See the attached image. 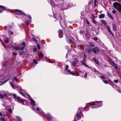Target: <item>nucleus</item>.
I'll use <instances>...</instances> for the list:
<instances>
[{
  "label": "nucleus",
  "mask_w": 121,
  "mask_h": 121,
  "mask_svg": "<svg viewBox=\"0 0 121 121\" xmlns=\"http://www.w3.org/2000/svg\"><path fill=\"white\" fill-rule=\"evenodd\" d=\"M5 70H4L3 69L2 70H0V73H2V72H3V73H4V72L3 71H4Z\"/></svg>",
  "instance_id": "3c124183"
},
{
  "label": "nucleus",
  "mask_w": 121,
  "mask_h": 121,
  "mask_svg": "<svg viewBox=\"0 0 121 121\" xmlns=\"http://www.w3.org/2000/svg\"><path fill=\"white\" fill-rule=\"evenodd\" d=\"M50 1V2L52 4H54V2L53 0H49Z\"/></svg>",
  "instance_id": "6e6d98bb"
},
{
  "label": "nucleus",
  "mask_w": 121,
  "mask_h": 121,
  "mask_svg": "<svg viewBox=\"0 0 121 121\" xmlns=\"http://www.w3.org/2000/svg\"><path fill=\"white\" fill-rule=\"evenodd\" d=\"M59 18H60V25L61 26L62 22H61V21H62V18L61 17H59Z\"/></svg>",
  "instance_id": "e433bc0d"
},
{
  "label": "nucleus",
  "mask_w": 121,
  "mask_h": 121,
  "mask_svg": "<svg viewBox=\"0 0 121 121\" xmlns=\"http://www.w3.org/2000/svg\"><path fill=\"white\" fill-rule=\"evenodd\" d=\"M16 117L17 118L18 121H21L22 120V119L20 117L16 116Z\"/></svg>",
  "instance_id": "bb28decb"
},
{
  "label": "nucleus",
  "mask_w": 121,
  "mask_h": 121,
  "mask_svg": "<svg viewBox=\"0 0 121 121\" xmlns=\"http://www.w3.org/2000/svg\"><path fill=\"white\" fill-rule=\"evenodd\" d=\"M83 65H84L88 67L90 69H92V68L91 67H89V66H88L87 65V64L85 63H84L83 64Z\"/></svg>",
  "instance_id": "f704fd0d"
},
{
  "label": "nucleus",
  "mask_w": 121,
  "mask_h": 121,
  "mask_svg": "<svg viewBox=\"0 0 121 121\" xmlns=\"http://www.w3.org/2000/svg\"><path fill=\"white\" fill-rule=\"evenodd\" d=\"M84 108H83L82 107L78 109V112H80L81 113H82V110Z\"/></svg>",
  "instance_id": "cd10ccee"
},
{
  "label": "nucleus",
  "mask_w": 121,
  "mask_h": 121,
  "mask_svg": "<svg viewBox=\"0 0 121 121\" xmlns=\"http://www.w3.org/2000/svg\"><path fill=\"white\" fill-rule=\"evenodd\" d=\"M33 41L36 42V43H37V40L35 39V38H33Z\"/></svg>",
  "instance_id": "ea45409f"
},
{
  "label": "nucleus",
  "mask_w": 121,
  "mask_h": 121,
  "mask_svg": "<svg viewBox=\"0 0 121 121\" xmlns=\"http://www.w3.org/2000/svg\"><path fill=\"white\" fill-rule=\"evenodd\" d=\"M12 48L16 50H22L21 49V48L18 46H12Z\"/></svg>",
  "instance_id": "4468645a"
},
{
  "label": "nucleus",
  "mask_w": 121,
  "mask_h": 121,
  "mask_svg": "<svg viewBox=\"0 0 121 121\" xmlns=\"http://www.w3.org/2000/svg\"><path fill=\"white\" fill-rule=\"evenodd\" d=\"M83 65H84L88 67L90 69H92V68L91 67H89V66H88L87 65V64L85 63H84L83 64Z\"/></svg>",
  "instance_id": "2f4dec72"
},
{
  "label": "nucleus",
  "mask_w": 121,
  "mask_h": 121,
  "mask_svg": "<svg viewBox=\"0 0 121 121\" xmlns=\"http://www.w3.org/2000/svg\"><path fill=\"white\" fill-rule=\"evenodd\" d=\"M107 14L108 16L112 20H113L114 19L113 17L109 12H107Z\"/></svg>",
  "instance_id": "dca6fc26"
},
{
  "label": "nucleus",
  "mask_w": 121,
  "mask_h": 121,
  "mask_svg": "<svg viewBox=\"0 0 121 121\" xmlns=\"http://www.w3.org/2000/svg\"><path fill=\"white\" fill-rule=\"evenodd\" d=\"M87 73H86L84 75V77L85 78H86L87 77Z\"/></svg>",
  "instance_id": "5fc2aeb1"
},
{
  "label": "nucleus",
  "mask_w": 121,
  "mask_h": 121,
  "mask_svg": "<svg viewBox=\"0 0 121 121\" xmlns=\"http://www.w3.org/2000/svg\"><path fill=\"white\" fill-rule=\"evenodd\" d=\"M12 80L13 81H17V79L15 77L12 78Z\"/></svg>",
  "instance_id": "7c9ffc66"
},
{
  "label": "nucleus",
  "mask_w": 121,
  "mask_h": 121,
  "mask_svg": "<svg viewBox=\"0 0 121 121\" xmlns=\"http://www.w3.org/2000/svg\"><path fill=\"white\" fill-rule=\"evenodd\" d=\"M106 29L108 30V32H109L111 34L112 36H113L114 35L111 30L110 26L109 25L107 26L106 27Z\"/></svg>",
  "instance_id": "1a4fd4ad"
},
{
  "label": "nucleus",
  "mask_w": 121,
  "mask_h": 121,
  "mask_svg": "<svg viewBox=\"0 0 121 121\" xmlns=\"http://www.w3.org/2000/svg\"><path fill=\"white\" fill-rule=\"evenodd\" d=\"M0 98L1 99H3V95H1L0 93Z\"/></svg>",
  "instance_id": "052dcab7"
},
{
  "label": "nucleus",
  "mask_w": 121,
  "mask_h": 121,
  "mask_svg": "<svg viewBox=\"0 0 121 121\" xmlns=\"http://www.w3.org/2000/svg\"><path fill=\"white\" fill-rule=\"evenodd\" d=\"M4 96L5 97H8L6 93H4Z\"/></svg>",
  "instance_id": "0e129e2a"
},
{
  "label": "nucleus",
  "mask_w": 121,
  "mask_h": 121,
  "mask_svg": "<svg viewBox=\"0 0 121 121\" xmlns=\"http://www.w3.org/2000/svg\"><path fill=\"white\" fill-rule=\"evenodd\" d=\"M74 41V38H73L72 37L71 38L69 39V43L70 44H75V43Z\"/></svg>",
  "instance_id": "ddd939ff"
},
{
  "label": "nucleus",
  "mask_w": 121,
  "mask_h": 121,
  "mask_svg": "<svg viewBox=\"0 0 121 121\" xmlns=\"http://www.w3.org/2000/svg\"><path fill=\"white\" fill-rule=\"evenodd\" d=\"M100 77L101 79H104L105 78V77L104 76H100Z\"/></svg>",
  "instance_id": "4c0bfd02"
},
{
  "label": "nucleus",
  "mask_w": 121,
  "mask_h": 121,
  "mask_svg": "<svg viewBox=\"0 0 121 121\" xmlns=\"http://www.w3.org/2000/svg\"><path fill=\"white\" fill-rule=\"evenodd\" d=\"M24 53V52H19V54L20 55V56H22V55Z\"/></svg>",
  "instance_id": "680f3d73"
},
{
  "label": "nucleus",
  "mask_w": 121,
  "mask_h": 121,
  "mask_svg": "<svg viewBox=\"0 0 121 121\" xmlns=\"http://www.w3.org/2000/svg\"><path fill=\"white\" fill-rule=\"evenodd\" d=\"M100 50L98 47L96 46L93 48L89 47L87 50V52L89 54H91L93 52L95 54L99 52Z\"/></svg>",
  "instance_id": "7ed1b4c3"
},
{
  "label": "nucleus",
  "mask_w": 121,
  "mask_h": 121,
  "mask_svg": "<svg viewBox=\"0 0 121 121\" xmlns=\"http://www.w3.org/2000/svg\"><path fill=\"white\" fill-rule=\"evenodd\" d=\"M92 20L93 22L95 24H96L97 23V22L93 18H92Z\"/></svg>",
  "instance_id": "c9c22d12"
},
{
  "label": "nucleus",
  "mask_w": 121,
  "mask_h": 121,
  "mask_svg": "<svg viewBox=\"0 0 121 121\" xmlns=\"http://www.w3.org/2000/svg\"><path fill=\"white\" fill-rule=\"evenodd\" d=\"M37 49L36 48H33V50L34 52H37Z\"/></svg>",
  "instance_id": "58836bf2"
},
{
  "label": "nucleus",
  "mask_w": 121,
  "mask_h": 121,
  "mask_svg": "<svg viewBox=\"0 0 121 121\" xmlns=\"http://www.w3.org/2000/svg\"><path fill=\"white\" fill-rule=\"evenodd\" d=\"M83 57V58H86V55L85 54H84Z\"/></svg>",
  "instance_id": "e2e57ef3"
},
{
  "label": "nucleus",
  "mask_w": 121,
  "mask_h": 121,
  "mask_svg": "<svg viewBox=\"0 0 121 121\" xmlns=\"http://www.w3.org/2000/svg\"><path fill=\"white\" fill-rule=\"evenodd\" d=\"M100 102H102V101H96L95 102L91 104V107L92 108H95L99 107L101 106L103 104L102 103H100Z\"/></svg>",
  "instance_id": "20e7f679"
},
{
  "label": "nucleus",
  "mask_w": 121,
  "mask_h": 121,
  "mask_svg": "<svg viewBox=\"0 0 121 121\" xmlns=\"http://www.w3.org/2000/svg\"><path fill=\"white\" fill-rule=\"evenodd\" d=\"M8 32L9 35H12L13 34V32L11 31H9Z\"/></svg>",
  "instance_id": "79ce46f5"
},
{
  "label": "nucleus",
  "mask_w": 121,
  "mask_h": 121,
  "mask_svg": "<svg viewBox=\"0 0 121 121\" xmlns=\"http://www.w3.org/2000/svg\"><path fill=\"white\" fill-rule=\"evenodd\" d=\"M2 104L3 106L5 108V104Z\"/></svg>",
  "instance_id": "774afa93"
},
{
  "label": "nucleus",
  "mask_w": 121,
  "mask_h": 121,
  "mask_svg": "<svg viewBox=\"0 0 121 121\" xmlns=\"http://www.w3.org/2000/svg\"><path fill=\"white\" fill-rule=\"evenodd\" d=\"M83 65H84L88 67L90 69H92V68L91 67H89V66H88L87 65V64L85 63H84L83 64Z\"/></svg>",
  "instance_id": "473e14b6"
},
{
  "label": "nucleus",
  "mask_w": 121,
  "mask_h": 121,
  "mask_svg": "<svg viewBox=\"0 0 121 121\" xmlns=\"http://www.w3.org/2000/svg\"><path fill=\"white\" fill-rule=\"evenodd\" d=\"M73 6L71 4L69 3L68 4H64L63 7H64V8H63V9H66L69 8V7H71Z\"/></svg>",
  "instance_id": "9d476101"
},
{
  "label": "nucleus",
  "mask_w": 121,
  "mask_h": 121,
  "mask_svg": "<svg viewBox=\"0 0 121 121\" xmlns=\"http://www.w3.org/2000/svg\"><path fill=\"white\" fill-rule=\"evenodd\" d=\"M0 8H1L3 9H0V13L2 12L3 10H5L6 9L5 7L1 5H0Z\"/></svg>",
  "instance_id": "aec40b11"
},
{
  "label": "nucleus",
  "mask_w": 121,
  "mask_h": 121,
  "mask_svg": "<svg viewBox=\"0 0 121 121\" xmlns=\"http://www.w3.org/2000/svg\"><path fill=\"white\" fill-rule=\"evenodd\" d=\"M76 117L77 118V119L78 120H79L81 119V117L79 113H77L75 117V118Z\"/></svg>",
  "instance_id": "2eb2a0df"
},
{
  "label": "nucleus",
  "mask_w": 121,
  "mask_h": 121,
  "mask_svg": "<svg viewBox=\"0 0 121 121\" xmlns=\"http://www.w3.org/2000/svg\"><path fill=\"white\" fill-rule=\"evenodd\" d=\"M111 63L112 65V66L114 67L115 68L117 69L118 68V66L117 64H116L114 62L112 61H111L110 62Z\"/></svg>",
  "instance_id": "f8f14e48"
},
{
  "label": "nucleus",
  "mask_w": 121,
  "mask_h": 121,
  "mask_svg": "<svg viewBox=\"0 0 121 121\" xmlns=\"http://www.w3.org/2000/svg\"><path fill=\"white\" fill-rule=\"evenodd\" d=\"M78 61L77 58L75 59L72 62L71 65L73 67L77 66V64L78 63Z\"/></svg>",
  "instance_id": "0eeeda50"
},
{
  "label": "nucleus",
  "mask_w": 121,
  "mask_h": 121,
  "mask_svg": "<svg viewBox=\"0 0 121 121\" xmlns=\"http://www.w3.org/2000/svg\"><path fill=\"white\" fill-rule=\"evenodd\" d=\"M37 47L39 49H41V47L40 45L38 44H37Z\"/></svg>",
  "instance_id": "a19ab883"
},
{
  "label": "nucleus",
  "mask_w": 121,
  "mask_h": 121,
  "mask_svg": "<svg viewBox=\"0 0 121 121\" xmlns=\"http://www.w3.org/2000/svg\"><path fill=\"white\" fill-rule=\"evenodd\" d=\"M0 120H1V121H5V120L3 118H1L0 119Z\"/></svg>",
  "instance_id": "864d4df0"
},
{
  "label": "nucleus",
  "mask_w": 121,
  "mask_h": 121,
  "mask_svg": "<svg viewBox=\"0 0 121 121\" xmlns=\"http://www.w3.org/2000/svg\"><path fill=\"white\" fill-rule=\"evenodd\" d=\"M11 76L9 75H6L4 73H3L1 75H0V83H1L0 84V86L2 85L11 79Z\"/></svg>",
  "instance_id": "f03ea898"
},
{
  "label": "nucleus",
  "mask_w": 121,
  "mask_h": 121,
  "mask_svg": "<svg viewBox=\"0 0 121 121\" xmlns=\"http://www.w3.org/2000/svg\"><path fill=\"white\" fill-rule=\"evenodd\" d=\"M33 61L36 64H37L38 63L37 61L35 59H33Z\"/></svg>",
  "instance_id": "603ef678"
},
{
  "label": "nucleus",
  "mask_w": 121,
  "mask_h": 121,
  "mask_svg": "<svg viewBox=\"0 0 121 121\" xmlns=\"http://www.w3.org/2000/svg\"><path fill=\"white\" fill-rule=\"evenodd\" d=\"M8 95L9 96L13 95L16 100H17L18 103H20L22 104H23V101L19 97L17 96L16 94L11 93L10 94H8Z\"/></svg>",
  "instance_id": "39448f33"
},
{
  "label": "nucleus",
  "mask_w": 121,
  "mask_h": 121,
  "mask_svg": "<svg viewBox=\"0 0 121 121\" xmlns=\"http://www.w3.org/2000/svg\"><path fill=\"white\" fill-rule=\"evenodd\" d=\"M89 45L91 47H93L95 46L94 43L92 42H90L89 43Z\"/></svg>",
  "instance_id": "5701e85b"
},
{
  "label": "nucleus",
  "mask_w": 121,
  "mask_h": 121,
  "mask_svg": "<svg viewBox=\"0 0 121 121\" xmlns=\"http://www.w3.org/2000/svg\"><path fill=\"white\" fill-rule=\"evenodd\" d=\"M86 22L87 24H88V25L89 24H90L89 22V21L88 20H87V19H86Z\"/></svg>",
  "instance_id": "8fccbe9b"
},
{
  "label": "nucleus",
  "mask_w": 121,
  "mask_h": 121,
  "mask_svg": "<svg viewBox=\"0 0 121 121\" xmlns=\"http://www.w3.org/2000/svg\"><path fill=\"white\" fill-rule=\"evenodd\" d=\"M105 17V14H100L99 17V19H102L104 18Z\"/></svg>",
  "instance_id": "412c9836"
},
{
  "label": "nucleus",
  "mask_w": 121,
  "mask_h": 121,
  "mask_svg": "<svg viewBox=\"0 0 121 121\" xmlns=\"http://www.w3.org/2000/svg\"><path fill=\"white\" fill-rule=\"evenodd\" d=\"M12 68L11 67H7L6 68L5 70H5V71L3 72L4 74H6V73H9L12 70Z\"/></svg>",
  "instance_id": "6e6552de"
},
{
  "label": "nucleus",
  "mask_w": 121,
  "mask_h": 121,
  "mask_svg": "<svg viewBox=\"0 0 121 121\" xmlns=\"http://www.w3.org/2000/svg\"><path fill=\"white\" fill-rule=\"evenodd\" d=\"M10 84L11 86L14 89V88H15L13 86L12 82H11L10 81Z\"/></svg>",
  "instance_id": "09e8293b"
},
{
  "label": "nucleus",
  "mask_w": 121,
  "mask_h": 121,
  "mask_svg": "<svg viewBox=\"0 0 121 121\" xmlns=\"http://www.w3.org/2000/svg\"><path fill=\"white\" fill-rule=\"evenodd\" d=\"M9 10L10 12L13 13V14L15 15L16 14L17 15H18L19 16L18 17L17 16L16 17H17L18 18H20L21 17L20 16L21 15H24V16H26V17L28 18V19H27V21L26 22V24L27 25H29L30 24L31 22V20L30 19H31V17L29 15L26 14L25 13L23 12L22 11L19 10L15 9L14 10Z\"/></svg>",
  "instance_id": "f257e3e1"
},
{
  "label": "nucleus",
  "mask_w": 121,
  "mask_h": 121,
  "mask_svg": "<svg viewBox=\"0 0 121 121\" xmlns=\"http://www.w3.org/2000/svg\"><path fill=\"white\" fill-rule=\"evenodd\" d=\"M93 39L95 41H97L98 40V39L97 37H95L93 38Z\"/></svg>",
  "instance_id": "a18cd8bd"
},
{
  "label": "nucleus",
  "mask_w": 121,
  "mask_h": 121,
  "mask_svg": "<svg viewBox=\"0 0 121 121\" xmlns=\"http://www.w3.org/2000/svg\"><path fill=\"white\" fill-rule=\"evenodd\" d=\"M103 81L106 84H107L108 83V81L107 80H103Z\"/></svg>",
  "instance_id": "49530a36"
},
{
  "label": "nucleus",
  "mask_w": 121,
  "mask_h": 121,
  "mask_svg": "<svg viewBox=\"0 0 121 121\" xmlns=\"http://www.w3.org/2000/svg\"><path fill=\"white\" fill-rule=\"evenodd\" d=\"M46 116L50 119L52 120L53 117L49 113H47L46 115Z\"/></svg>",
  "instance_id": "4be33fe9"
},
{
  "label": "nucleus",
  "mask_w": 121,
  "mask_h": 121,
  "mask_svg": "<svg viewBox=\"0 0 121 121\" xmlns=\"http://www.w3.org/2000/svg\"><path fill=\"white\" fill-rule=\"evenodd\" d=\"M36 110V112L39 114L42 115L44 113L39 108H37Z\"/></svg>",
  "instance_id": "9b49d317"
},
{
  "label": "nucleus",
  "mask_w": 121,
  "mask_h": 121,
  "mask_svg": "<svg viewBox=\"0 0 121 121\" xmlns=\"http://www.w3.org/2000/svg\"><path fill=\"white\" fill-rule=\"evenodd\" d=\"M67 70V71L68 73H69V74H71L72 75H74L73 72H71L70 70L68 69Z\"/></svg>",
  "instance_id": "a878e982"
},
{
  "label": "nucleus",
  "mask_w": 121,
  "mask_h": 121,
  "mask_svg": "<svg viewBox=\"0 0 121 121\" xmlns=\"http://www.w3.org/2000/svg\"><path fill=\"white\" fill-rule=\"evenodd\" d=\"M8 111L10 113H11L12 112V110L10 108H9L8 109Z\"/></svg>",
  "instance_id": "de8ad7c7"
},
{
  "label": "nucleus",
  "mask_w": 121,
  "mask_h": 121,
  "mask_svg": "<svg viewBox=\"0 0 121 121\" xmlns=\"http://www.w3.org/2000/svg\"><path fill=\"white\" fill-rule=\"evenodd\" d=\"M114 7L118 11H121V4L117 2H115L113 4Z\"/></svg>",
  "instance_id": "423d86ee"
},
{
  "label": "nucleus",
  "mask_w": 121,
  "mask_h": 121,
  "mask_svg": "<svg viewBox=\"0 0 121 121\" xmlns=\"http://www.w3.org/2000/svg\"><path fill=\"white\" fill-rule=\"evenodd\" d=\"M81 63H82L83 65V64L85 62H83V61H81Z\"/></svg>",
  "instance_id": "338daca9"
},
{
  "label": "nucleus",
  "mask_w": 121,
  "mask_h": 121,
  "mask_svg": "<svg viewBox=\"0 0 121 121\" xmlns=\"http://www.w3.org/2000/svg\"><path fill=\"white\" fill-rule=\"evenodd\" d=\"M22 45L23 46V47H22L21 48V49L23 50L24 49V48L25 47V46H26V43L24 42H23L22 43Z\"/></svg>",
  "instance_id": "b1692460"
},
{
  "label": "nucleus",
  "mask_w": 121,
  "mask_h": 121,
  "mask_svg": "<svg viewBox=\"0 0 121 121\" xmlns=\"http://www.w3.org/2000/svg\"><path fill=\"white\" fill-rule=\"evenodd\" d=\"M30 99L31 104L33 105H35V101L33 100L31 98H30Z\"/></svg>",
  "instance_id": "6ab92c4d"
},
{
  "label": "nucleus",
  "mask_w": 121,
  "mask_h": 121,
  "mask_svg": "<svg viewBox=\"0 0 121 121\" xmlns=\"http://www.w3.org/2000/svg\"><path fill=\"white\" fill-rule=\"evenodd\" d=\"M58 33L59 34V35L60 34H63V32L62 30H60L58 31Z\"/></svg>",
  "instance_id": "c756f323"
},
{
  "label": "nucleus",
  "mask_w": 121,
  "mask_h": 121,
  "mask_svg": "<svg viewBox=\"0 0 121 121\" xmlns=\"http://www.w3.org/2000/svg\"><path fill=\"white\" fill-rule=\"evenodd\" d=\"M19 92L23 96H24V94L22 92L20 91H19Z\"/></svg>",
  "instance_id": "37998d69"
},
{
  "label": "nucleus",
  "mask_w": 121,
  "mask_h": 121,
  "mask_svg": "<svg viewBox=\"0 0 121 121\" xmlns=\"http://www.w3.org/2000/svg\"><path fill=\"white\" fill-rule=\"evenodd\" d=\"M112 12L113 14H115L117 12V11L116 10H114L112 11Z\"/></svg>",
  "instance_id": "c03bdc74"
},
{
  "label": "nucleus",
  "mask_w": 121,
  "mask_h": 121,
  "mask_svg": "<svg viewBox=\"0 0 121 121\" xmlns=\"http://www.w3.org/2000/svg\"><path fill=\"white\" fill-rule=\"evenodd\" d=\"M13 56H16L17 55V54L16 53L13 52Z\"/></svg>",
  "instance_id": "69168bd1"
},
{
  "label": "nucleus",
  "mask_w": 121,
  "mask_h": 121,
  "mask_svg": "<svg viewBox=\"0 0 121 121\" xmlns=\"http://www.w3.org/2000/svg\"><path fill=\"white\" fill-rule=\"evenodd\" d=\"M68 65H66V69L65 70H67L68 68Z\"/></svg>",
  "instance_id": "bf43d9fd"
},
{
  "label": "nucleus",
  "mask_w": 121,
  "mask_h": 121,
  "mask_svg": "<svg viewBox=\"0 0 121 121\" xmlns=\"http://www.w3.org/2000/svg\"><path fill=\"white\" fill-rule=\"evenodd\" d=\"M7 39L4 40V42L6 43H8L9 42V40L8 39L6 38Z\"/></svg>",
  "instance_id": "c85d7f7f"
},
{
  "label": "nucleus",
  "mask_w": 121,
  "mask_h": 121,
  "mask_svg": "<svg viewBox=\"0 0 121 121\" xmlns=\"http://www.w3.org/2000/svg\"><path fill=\"white\" fill-rule=\"evenodd\" d=\"M112 27L113 30L114 31H115L116 30V25L114 23H112Z\"/></svg>",
  "instance_id": "f3484780"
},
{
  "label": "nucleus",
  "mask_w": 121,
  "mask_h": 121,
  "mask_svg": "<svg viewBox=\"0 0 121 121\" xmlns=\"http://www.w3.org/2000/svg\"><path fill=\"white\" fill-rule=\"evenodd\" d=\"M44 120V121H49V120L47 118H45Z\"/></svg>",
  "instance_id": "13d9d810"
},
{
  "label": "nucleus",
  "mask_w": 121,
  "mask_h": 121,
  "mask_svg": "<svg viewBox=\"0 0 121 121\" xmlns=\"http://www.w3.org/2000/svg\"><path fill=\"white\" fill-rule=\"evenodd\" d=\"M115 82L117 83L118 82V80H115L114 81Z\"/></svg>",
  "instance_id": "4d7b16f0"
},
{
  "label": "nucleus",
  "mask_w": 121,
  "mask_h": 121,
  "mask_svg": "<svg viewBox=\"0 0 121 121\" xmlns=\"http://www.w3.org/2000/svg\"><path fill=\"white\" fill-rule=\"evenodd\" d=\"M83 65H84L88 67L90 69H92V68L91 67H89V66H88L87 65V64L85 63H84L83 64Z\"/></svg>",
  "instance_id": "72a5a7b5"
},
{
  "label": "nucleus",
  "mask_w": 121,
  "mask_h": 121,
  "mask_svg": "<svg viewBox=\"0 0 121 121\" xmlns=\"http://www.w3.org/2000/svg\"><path fill=\"white\" fill-rule=\"evenodd\" d=\"M39 57L40 58H42L44 57V55L42 53H40L39 54Z\"/></svg>",
  "instance_id": "393cba45"
},
{
  "label": "nucleus",
  "mask_w": 121,
  "mask_h": 121,
  "mask_svg": "<svg viewBox=\"0 0 121 121\" xmlns=\"http://www.w3.org/2000/svg\"><path fill=\"white\" fill-rule=\"evenodd\" d=\"M100 21L102 23L105 25H106L107 24L106 22L104 20H100Z\"/></svg>",
  "instance_id": "a211bd4d"
}]
</instances>
